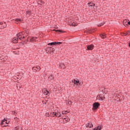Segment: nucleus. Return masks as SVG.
<instances>
[{
	"mask_svg": "<svg viewBox=\"0 0 130 130\" xmlns=\"http://www.w3.org/2000/svg\"><path fill=\"white\" fill-rule=\"evenodd\" d=\"M16 36L17 38H14L12 39V42L13 43H18L19 42V40H22V35L20 33L17 34Z\"/></svg>",
	"mask_w": 130,
	"mask_h": 130,
	"instance_id": "nucleus-1",
	"label": "nucleus"
},
{
	"mask_svg": "<svg viewBox=\"0 0 130 130\" xmlns=\"http://www.w3.org/2000/svg\"><path fill=\"white\" fill-rule=\"evenodd\" d=\"M99 106H100V103L99 102H95L92 105V110L93 111H96L98 108H99Z\"/></svg>",
	"mask_w": 130,
	"mask_h": 130,
	"instance_id": "nucleus-2",
	"label": "nucleus"
},
{
	"mask_svg": "<svg viewBox=\"0 0 130 130\" xmlns=\"http://www.w3.org/2000/svg\"><path fill=\"white\" fill-rule=\"evenodd\" d=\"M92 49H94V45L93 44L87 46V50H92Z\"/></svg>",
	"mask_w": 130,
	"mask_h": 130,
	"instance_id": "nucleus-3",
	"label": "nucleus"
},
{
	"mask_svg": "<svg viewBox=\"0 0 130 130\" xmlns=\"http://www.w3.org/2000/svg\"><path fill=\"white\" fill-rule=\"evenodd\" d=\"M52 31H53L54 32H57V33L59 34V33H65L66 31L61 30V29H54L52 30Z\"/></svg>",
	"mask_w": 130,
	"mask_h": 130,
	"instance_id": "nucleus-4",
	"label": "nucleus"
},
{
	"mask_svg": "<svg viewBox=\"0 0 130 130\" xmlns=\"http://www.w3.org/2000/svg\"><path fill=\"white\" fill-rule=\"evenodd\" d=\"M1 25H2V26H1V27L2 28H6L7 27V24H6V22H0V26Z\"/></svg>",
	"mask_w": 130,
	"mask_h": 130,
	"instance_id": "nucleus-5",
	"label": "nucleus"
},
{
	"mask_svg": "<svg viewBox=\"0 0 130 130\" xmlns=\"http://www.w3.org/2000/svg\"><path fill=\"white\" fill-rule=\"evenodd\" d=\"M73 83H74L75 85H77L78 86V85H79V80H76V79H74L73 80H72Z\"/></svg>",
	"mask_w": 130,
	"mask_h": 130,
	"instance_id": "nucleus-6",
	"label": "nucleus"
},
{
	"mask_svg": "<svg viewBox=\"0 0 130 130\" xmlns=\"http://www.w3.org/2000/svg\"><path fill=\"white\" fill-rule=\"evenodd\" d=\"M54 115L55 116H56V117H61V114L59 112L54 113Z\"/></svg>",
	"mask_w": 130,
	"mask_h": 130,
	"instance_id": "nucleus-7",
	"label": "nucleus"
},
{
	"mask_svg": "<svg viewBox=\"0 0 130 130\" xmlns=\"http://www.w3.org/2000/svg\"><path fill=\"white\" fill-rule=\"evenodd\" d=\"M88 7H95V4L93 3V2H91L87 4Z\"/></svg>",
	"mask_w": 130,
	"mask_h": 130,
	"instance_id": "nucleus-8",
	"label": "nucleus"
},
{
	"mask_svg": "<svg viewBox=\"0 0 130 130\" xmlns=\"http://www.w3.org/2000/svg\"><path fill=\"white\" fill-rule=\"evenodd\" d=\"M128 21H127V20H126V19L124 20L123 21V24L124 26H125V25L128 26Z\"/></svg>",
	"mask_w": 130,
	"mask_h": 130,
	"instance_id": "nucleus-9",
	"label": "nucleus"
},
{
	"mask_svg": "<svg viewBox=\"0 0 130 130\" xmlns=\"http://www.w3.org/2000/svg\"><path fill=\"white\" fill-rule=\"evenodd\" d=\"M104 99H105V96L103 94H102V95H101V96L100 95L99 96V100H101L102 101H103V100H104Z\"/></svg>",
	"mask_w": 130,
	"mask_h": 130,
	"instance_id": "nucleus-10",
	"label": "nucleus"
},
{
	"mask_svg": "<svg viewBox=\"0 0 130 130\" xmlns=\"http://www.w3.org/2000/svg\"><path fill=\"white\" fill-rule=\"evenodd\" d=\"M86 127H93V124L92 123L90 122L86 124Z\"/></svg>",
	"mask_w": 130,
	"mask_h": 130,
	"instance_id": "nucleus-11",
	"label": "nucleus"
},
{
	"mask_svg": "<svg viewBox=\"0 0 130 130\" xmlns=\"http://www.w3.org/2000/svg\"><path fill=\"white\" fill-rule=\"evenodd\" d=\"M48 45H50V46H53V45H56V42L49 43L48 44Z\"/></svg>",
	"mask_w": 130,
	"mask_h": 130,
	"instance_id": "nucleus-12",
	"label": "nucleus"
},
{
	"mask_svg": "<svg viewBox=\"0 0 130 130\" xmlns=\"http://www.w3.org/2000/svg\"><path fill=\"white\" fill-rule=\"evenodd\" d=\"M59 66L60 67V68H61V69H64L66 68V65H64V64L63 63L59 64Z\"/></svg>",
	"mask_w": 130,
	"mask_h": 130,
	"instance_id": "nucleus-13",
	"label": "nucleus"
},
{
	"mask_svg": "<svg viewBox=\"0 0 130 130\" xmlns=\"http://www.w3.org/2000/svg\"><path fill=\"white\" fill-rule=\"evenodd\" d=\"M54 78V77H53V75H50L48 77V79L49 81H52V80H53Z\"/></svg>",
	"mask_w": 130,
	"mask_h": 130,
	"instance_id": "nucleus-14",
	"label": "nucleus"
},
{
	"mask_svg": "<svg viewBox=\"0 0 130 130\" xmlns=\"http://www.w3.org/2000/svg\"><path fill=\"white\" fill-rule=\"evenodd\" d=\"M100 37H101V38H102L103 39H104V38H106V35L104 34H100Z\"/></svg>",
	"mask_w": 130,
	"mask_h": 130,
	"instance_id": "nucleus-15",
	"label": "nucleus"
},
{
	"mask_svg": "<svg viewBox=\"0 0 130 130\" xmlns=\"http://www.w3.org/2000/svg\"><path fill=\"white\" fill-rule=\"evenodd\" d=\"M102 128V127L101 126H98L97 127H95L94 128H93V130H101Z\"/></svg>",
	"mask_w": 130,
	"mask_h": 130,
	"instance_id": "nucleus-16",
	"label": "nucleus"
},
{
	"mask_svg": "<svg viewBox=\"0 0 130 130\" xmlns=\"http://www.w3.org/2000/svg\"><path fill=\"white\" fill-rule=\"evenodd\" d=\"M37 37H31V39H30V41H35V40H36V39H37Z\"/></svg>",
	"mask_w": 130,
	"mask_h": 130,
	"instance_id": "nucleus-17",
	"label": "nucleus"
},
{
	"mask_svg": "<svg viewBox=\"0 0 130 130\" xmlns=\"http://www.w3.org/2000/svg\"><path fill=\"white\" fill-rule=\"evenodd\" d=\"M68 113H69V112H68V111H64L62 112V114H68Z\"/></svg>",
	"mask_w": 130,
	"mask_h": 130,
	"instance_id": "nucleus-18",
	"label": "nucleus"
},
{
	"mask_svg": "<svg viewBox=\"0 0 130 130\" xmlns=\"http://www.w3.org/2000/svg\"><path fill=\"white\" fill-rule=\"evenodd\" d=\"M16 22H22V19L20 18H17L15 19Z\"/></svg>",
	"mask_w": 130,
	"mask_h": 130,
	"instance_id": "nucleus-19",
	"label": "nucleus"
},
{
	"mask_svg": "<svg viewBox=\"0 0 130 130\" xmlns=\"http://www.w3.org/2000/svg\"><path fill=\"white\" fill-rule=\"evenodd\" d=\"M60 44H62V42H56V45H60Z\"/></svg>",
	"mask_w": 130,
	"mask_h": 130,
	"instance_id": "nucleus-20",
	"label": "nucleus"
},
{
	"mask_svg": "<svg viewBox=\"0 0 130 130\" xmlns=\"http://www.w3.org/2000/svg\"><path fill=\"white\" fill-rule=\"evenodd\" d=\"M50 50L51 51L53 52V51H54V50H55V49H54V48L50 47Z\"/></svg>",
	"mask_w": 130,
	"mask_h": 130,
	"instance_id": "nucleus-21",
	"label": "nucleus"
},
{
	"mask_svg": "<svg viewBox=\"0 0 130 130\" xmlns=\"http://www.w3.org/2000/svg\"><path fill=\"white\" fill-rule=\"evenodd\" d=\"M56 112H52L50 113V114H51V116H55L54 115V113H55Z\"/></svg>",
	"mask_w": 130,
	"mask_h": 130,
	"instance_id": "nucleus-22",
	"label": "nucleus"
},
{
	"mask_svg": "<svg viewBox=\"0 0 130 130\" xmlns=\"http://www.w3.org/2000/svg\"><path fill=\"white\" fill-rule=\"evenodd\" d=\"M26 14H28L29 16L31 15V11H27L26 12Z\"/></svg>",
	"mask_w": 130,
	"mask_h": 130,
	"instance_id": "nucleus-23",
	"label": "nucleus"
},
{
	"mask_svg": "<svg viewBox=\"0 0 130 130\" xmlns=\"http://www.w3.org/2000/svg\"><path fill=\"white\" fill-rule=\"evenodd\" d=\"M4 122H5L4 121V120H2L1 121V124L2 125L5 124V123H4Z\"/></svg>",
	"mask_w": 130,
	"mask_h": 130,
	"instance_id": "nucleus-24",
	"label": "nucleus"
},
{
	"mask_svg": "<svg viewBox=\"0 0 130 130\" xmlns=\"http://www.w3.org/2000/svg\"><path fill=\"white\" fill-rule=\"evenodd\" d=\"M11 114H13L14 115H15L16 114V111H11Z\"/></svg>",
	"mask_w": 130,
	"mask_h": 130,
	"instance_id": "nucleus-25",
	"label": "nucleus"
},
{
	"mask_svg": "<svg viewBox=\"0 0 130 130\" xmlns=\"http://www.w3.org/2000/svg\"><path fill=\"white\" fill-rule=\"evenodd\" d=\"M93 32V30L92 29H89L87 33H92Z\"/></svg>",
	"mask_w": 130,
	"mask_h": 130,
	"instance_id": "nucleus-26",
	"label": "nucleus"
},
{
	"mask_svg": "<svg viewBox=\"0 0 130 130\" xmlns=\"http://www.w3.org/2000/svg\"><path fill=\"white\" fill-rule=\"evenodd\" d=\"M19 43L20 45H22V46L24 45V42L23 41L20 42Z\"/></svg>",
	"mask_w": 130,
	"mask_h": 130,
	"instance_id": "nucleus-27",
	"label": "nucleus"
},
{
	"mask_svg": "<svg viewBox=\"0 0 130 130\" xmlns=\"http://www.w3.org/2000/svg\"><path fill=\"white\" fill-rule=\"evenodd\" d=\"M103 25H104V23L102 22L100 24H99V25H98V26H103Z\"/></svg>",
	"mask_w": 130,
	"mask_h": 130,
	"instance_id": "nucleus-28",
	"label": "nucleus"
},
{
	"mask_svg": "<svg viewBox=\"0 0 130 130\" xmlns=\"http://www.w3.org/2000/svg\"><path fill=\"white\" fill-rule=\"evenodd\" d=\"M68 104L69 105H72V102L71 101H68Z\"/></svg>",
	"mask_w": 130,
	"mask_h": 130,
	"instance_id": "nucleus-29",
	"label": "nucleus"
},
{
	"mask_svg": "<svg viewBox=\"0 0 130 130\" xmlns=\"http://www.w3.org/2000/svg\"><path fill=\"white\" fill-rule=\"evenodd\" d=\"M25 32H26V34L28 35L29 34V30H28V29H25Z\"/></svg>",
	"mask_w": 130,
	"mask_h": 130,
	"instance_id": "nucleus-30",
	"label": "nucleus"
},
{
	"mask_svg": "<svg viewBox=\"0 0 130 130\" xmlns=\"http://www.w3.org/2000/svg\"><path fill=\"white\" fill-rule=\"evenodd\" d=\"M77 23H72V26H73L74 27H75L76 26H77Z\"/></svg>",
	"mask_w": 130,
	"mask_h": 130,
	"instance_id": "nucleus-31",
	"label": "nucleus"
},
{
	"mask_svg": "<svg viewBox=\"0 0 130 130\" xmlns=\"http://www.w3.org/2000/svg\"><path fill=\"white\" fill-rule=\"evenodd\" d=\"M32 70H34V71H37L38 70V69H36V67H33Z\"/></svg>",
	"mask_w": 130,
	"mask_h": 130,
	"instance_id": "nucleus-32",
	"label": "nucleus"
},
{
	"mask_svg": "<svg viewBox=\"0 0 130 130\" xmlns=\"http://www.w3.org/2000/svg\"><path fill=\"white\" fill-rule=\"evenodd\" d=\"M46 90V93H47V95H48V94H50V92H49V91L47 90Z\"/></svg>",
	"mask_w": 130,
	"mask_h": 130,
	"instance_id": "nucleus-33",
	"label": "nucleus"
},
{
	"mask_svg": "<svg viewBox=\"0 0 130 130\" xmlns=\"http://www.w3.org/2000/svg\"><path fill=\"white\" fill-rule=\"evenodd\" d=\"M78 85L79 86H82V85H83V83H81V82H79Z\"/></svg>",
	"mask_w": 130,
	"mask_h": 130,
	"instance_id": "nucleus-34",
	"label": "nucleus"
},
{
	"mask_svg": "<svg viewBox=\"0 0 130 130\" xmlns=\"http://www.w3.org/2000/svg\"><path fill=\"white\" fill-rule=\"evenodd\" d=\"M24 38H25V37L23 36V35H22V38L21 40H23L22 39H24Z\"/></svg>",
	"mask_w": 130,
	"mask_h": 130,
	"instance_id": "nucleus-35",
	"label": "nucleus"
},
{
	"mask_svg": "<svg viewBox=\"0 0 130 130\" xmlns=\"http://www.w3.org/2000/svg\"><path fill=\"white\" fill-rule=\"evenodd\" d=\"M36 69L37 70H38L39 69L40 70V66H37Z\"/></svg>",
	"mask_w": 130,
	"mask_h": 130,
	"instance_id": "nucleus-36",
	"label": "nucleus"
},
{
	"mask_svg": "<svg viewBox=\"0 0 130 130\" xmlns=\"http://www.w3.org/2000/svg\"><path fill=\"white\" fill-rule=\"evenodd\" d=\"M16 128H17V129H19V127H15V128H14V129L13 130H17V129Z\"/></svg>",
	"mask_w": 130,
	"mask_h": 130,
	"instance_id": "nucleus-37",
	"label": "nucleus"
},
{
	"mask_svg": "<svg viewBox=\"0 0 130 130\" xmlns=\"http://www.w3.org/2000/svg\"><path fill=\"white\" fill-rule=\"evenodd\" d=\"M23 42L24 43H27V42H28V40H25Z\"/></svg>",
	"mask_w": 130,
	"mask_h": 130,
	"instance_id": "nucleus-38",
	"label": "nucleus"
},
{
	"mask_svg": "<svg viewBox=\"0 0 130 130\" xmlns=\"http://www.w3.org/2000/svg\"><path fill=\"white\" fill-rule=\"evenodd\" d=\"M44 94H45V95H47V92H46V90L44 92Z\"/></svg>",
	"mask_w": 130,
	"mask_h": 130,
	"instance_id": "nucleus-39",
	"label": "nucleus"
},
{
	"mask_svg": "<svg viewBox=\"0 0 130 130\" xmlns=\"http://www.w3.org/2000/svg\"><path fill=\"white\" fill-rule=\"evenodd\" d=\"M127 33L128 35H130V30H128L127 31Z\"/></svg>",
	"mask_w": 130,
	"mask_h": 130,
	"instance_id": "nucleus-40",
	"label": "nucleus"
},
{
	"mask_svg": "<svg viewBox=\"0 0 130 130\" xmlns=\"http://www.w3.org/2000/svg\"><path fill=\"white\" fill-rule=\"evenodd\" d=\"M124 36H126V35H128V34L127 32H125L124 34Z\"/></svg>",
	"mask_w": 130,
	"mask_h": 130,
	"instance_id": "nucleus-41",
	"label": "nucleus"
},
{
	"mask_svg": "<svg viewBox=\"0 0 130 130\" xmlns=\"http://www.w3.org/2000/svg\"><path fill=\"white\" fill-rule=\"evenodd\" d=\"M63 119H65V120H66V121H70V119L68 120V119H67V118H63Z\"/></svg>",
	"mask_w": 130,
	"mask_h": 130,
	"instance_id": "nucleus-42",
	"label": "nucleus"
},
{
	"mask_svg": "<svg viewBox=\"0 0 130 130\" xmlns=\"http://www.w3.org/2000/svg\"><path fill=\"white\" fill-rule=\"evenodd\" d=\"M39 3H41V4H44V2L43 1H39Z\"/></svg>",
	"mask_w": 130,
	"mask_h": 130,
	"instance_id": "nucleus-43",
	"label": "nucleus"
},
{
	"mask_svg": "<svg viewBox=\"0 0 130 130\" xmlns=\"http://www.w3.org/2000/svg\"><path fill=\"white\" fill-rule=\"evenodd\" d=\"M3 120L4 121V122H5V121H8V120H7V119H6V118H4V119H3Z\"/></svg>",
	"mask_w": 130,
	"mask_h": 130,
	"instance_id": "nucleus-44",
	"label": "nucleus"
},
{
	"mask_svg": "<svg viewBox=\"0 0 130 130\" xmlns=\"http://www.w3.org/2000/svg\"><path fill=\"white\" fill-rule=\"evenodd\" d=\"M20 34V35H22V32H19Z\"/></svg>",
	"mask_w": 130,
	"mask_h": 130,
	"instance_id": "nucleus-45",
	"label": "nucleus"
},
{
	"mask_svg": "<svg viewBox=\"0 0 130 130\" xmlns=\"http://www.w3.org/2000/svg\"><path fill=\"white\" fill-rule=\"evenodd\" d=\"M5 123H7V124L9 123H8V122H7V121L5 122Z\"/></svg>",
	"mask_w": 130,
	"mask_h": 130,
	"instance_id": "nucleus-46",
	"label": "nucleus"
},
{
	"mask_svg": "<svg viewBox=\"0 0 130 130\" xmlns=\"http://www.w3.org/2000/svg\"><path fill=\"white\" fill-rule=\"evenodd\" d=\"M4 126H8V125H4Z\"/></svg>",
	"mask_w": 130,
	"mask_h": 130,
	"instance_id": "nucleus-47",
	"label": "nucleus"
},
{
	"mask_svg": "<svg viewBox=\"0 0 130 130\" xmlns=\"http://www.w3.org/2000/svg\"><path fill=\"white\" fill-rule=\"evenodd\" d=\"M56 29H58V27H57Z\"/></svg>",
	"mask_w": 130,
	"mask_h": 130,
	"instance_id": "nucleus-48",
	"label": "nucleus"
},
{
	"mask_svg": "<svg viewBox=\"0 0 130 130\" xmlns=\"http://www.w3.org/2000/svg\"><path fill=\"white\" fill-rule=\"evenodd\" d=\"M48 115H49V113L48 114Z\"/></svg>",
	"mask_w": 130,
	"mask_h": 130,
	"instance_id": "nucleus-49",
	"label": "nucleus"
},
{
	"mask_svg": "<svg viewBox=\"0 0 130 130\" xmlns=\"http://www.w3.org/2000/svg\"><path fill=\"white\" fill-rule=\"evenodd\" d=\"M46 116H48V115H46Z\"/></svg>",
	"mask_w": 130,
	"mask_h": 130,
	"instance_id": "nucleus-50",
	"label": "nucleus"
}]
</instances>
